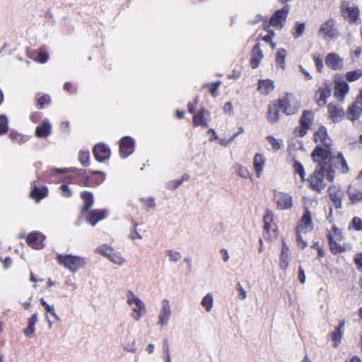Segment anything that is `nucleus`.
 Wrapping results in <instances>:
<instances>
[{"label":"nucleus","instance_id":"1","mask_svg":"<svg viewBox=\"0 0 362 362\" xmlns=\"http://www.w3.org/2000/svg\"><path fill=\"white\" fill-rule=\"evenodd\" d=\"M329 151L323 150L321 146H316L312 153V157L317 165L313 173L308 180L310 187L317 192H321L325 187V177L329 182H333L337 170L342 173L349 171L348 165L341 153H339L336 158H329Z\"/></svg>","mask_w":362,"mask_h":362},{"label":"nucleus","instance_id":"2","mask_svg":"<svg viewBox=\"0 0 362 362\" xmlns=\"http://www.w3.org/2000/svg\"><path fill=\"white\" fill-rule=\"evenodd\" d=\"M56 260L58 264L64 267L71 273L76 272L88 264L87 258L70 254H58Z\"/></svg>","mask_w":362,"mask_h":362},{"label":"nucleus","instance_id":"3","mask_svg":"<svg viewBox=\"0 0 362 362\" xmlns=\"http://www.w3.org/2000/svg\"><path fill=\"white\" fill-rule=\"evenodd\" d=\"M127 304L132 307V311L135 313L134 318L138 321L142 316V311L145 310L144 303L136 297L132 291L127 294Z\"/></svg>","mask_w":362,"mask_h":362},{"label":"nucleus","instance_id":"4","mask_svg":"<svg viewBox=\"0 0 362 362\" xmlns=\"http://www.w3.org/2000/svg\"><path fill=\"white\" fill-rule=\"evenodd\" d=\"M341 12L342 16L349 21L351 23L359 24L361 20L359 18V9L356 6H349L348 3L343 1L341 6Z\"/></svg>","mask_w":362,"mask_h":362},{"label":"nucleus","instance_id":"5","mask_svg":"<svg viewBox=\"0 0 362 362\" xmlns=\"http://www.w3.org/2000/svg\"><path fill=\"white\" fill-rule=\"evenodd\" d=\"M320 33L323 34V38L336 39L339 36V32L336 26V22L334 19L329 18L324 22L320 28Z\"/></svg>","mask_w":362,"mask_h":362},{"label":"nucleus","instance_id":"6","mask_svg":"<svg viewBox=\"0 0 362 362\" xmlns=\"http://www.w3.org/2000/svg\"><path fill=\"white\" fill-rule=\"evenodd\" d=\"M277 103L279 108L288 115H294L298 109L297 103L293 100V95L291 94H286L284 98L279 99Z\"/></svg>","mask_w":362,"mask_h":362},{"label":"nucleus","instance_id":"7","mask_svg":"<svg viewBox=\"0 0 362 362\" xmlns=\"http://www.w3.org/2000/svg\"><path fill=\"white\" fill-rule=\"evenodd\" d=\"M274 200L279 210H288L293 206L292 197L289 194L285 192L274 190Z\"/></svg>","mask_w":362,"mask_h":362},{"label":"nucleus","instance_id":"8","mask_svg":"<svg viewBox=\"0 0 362 362\" xmlns=\"http://www.w3.org/2000/svg\"><path fill=\"white\" fill-rule=\"evenodd\" d=\"M315 140L316 142H320V144L324 145L325 147H321L322 149L327 150L329 151V158H336V156L332 155L330 148L331 139L328 136L327 129L325 127H320L319 129L315 132Z\"/></svg>","mask_w":362,"mask_h":362},{"label":"nucleus","instance_id":"9","mask_svg":"<svg viewBox=\"0 0 362 362\" xmlns=\"http://www.w3.org/2000/svg\"><path fill=\"white\" fill-rule=\"evenodd\" d=\"M332 85L327 83L320 87L315 93V100L318 106L322 107L327 103V98L332 93Z\"/></svg>","mask_w":362,"mask_h":362},{"label":"nucleus","instance_id":"10","mask_svg":"<svg viewBox=\"0 0 362 362\" xmlns=\"http://www.w3.org/2000/svg\"><path fill=\"white\" fill-rule=\"evenodd\" d=\"M289 11V6L286 5L282 8L276 11L269 20V25L274 27L282 26V21L287 18Z\"/></svg>","mask_w":362,"mask_h":362},{"label":"nucleus","instance_id":"11","mask_svg":"<svg viewBox=\"0 0 362 362\" xmlns=\"http://www.w3.org/2000/svg\"><path fill=\"white\" fill-rule=\"evenodd\" d=\"M134 148V142L131 137L125 136L120 141L119 151L123 158H127L132 153Z\"/></svg>","mask_w":362,"mask_h":362},{"label":"nucleus","instance_id":"12","mask_svg":"<svg viewBox=\"0 0 362 362\" xmlns=\"http://www.w3.org/2000/svg\"><path fill=\"white\" fill-rule=\"evenodd\" d=\"M171 315L170 306L167 299L162 300V308L160 309L158 324L160 326H166L168 323Z\"/></svg>","mask_w":362,"mask_h":362},{"label":"nucleus","instance_id":"13","mask_svg":"<svg viewBox=\"0 0 362 362\" xmlns=\"http://www.w3.org/2000/svg\"><path fill=\"white\" fill-rule=\"evenodd\" d=\"M313 228V225L311 218V214L309 210L306 209L297 226V232L306 233L308 231H310Z\"/></svg>","mask_w":362,"mask_h":362},{"label":"nucleus","instance_id":"14","mask_svg":"<svg viewBox=\"0 0 362 362\" xmlns=\"http://www.w3.org/2000/svg\"><path fill=\"white\" fill-rule=\"evenodd\" d=\"M313 120V115L311 111H304L300 119V123L301 128L299 130V135L303 136L306 133L307 130L310 129Z\"/></svg>","mask_w":362,"mask_h":362},{"label":"nucleus","instance_id":"15","mask_svg":"<svg viewBox=\"0 0 362 362\" xmlns=\"http://www.w3.org/2000/svg\"><path fill=\"white\" fill-rule=\"evenodd\" d=\"M45 236L38 232L30 233L27 237V243L28 245L35 249H42L44 247L43 240Z\"/></svg>","mask_w":362,"mask_h":362},{"label":"nucleus","instance_id":"16","mask_svg":"<svg viewBox=\"0 0 362 362\" xmlns=\"http://www.w3.org/2000/svg\"><path fill=\"white\" fill-rule=\"evenodd\" d=\"M325 64L331 69L340 70L343 67V59L336 53H329L326 57Z\"/></svg>","mask_w":362,"mask_h":362},{"label":"nucleus","instance_id":"17","mask_svg":"<svg viewBox=\"0 0 362 362\" xmlns=\"http://www.w3.org/2000/svg\"><path fill=\"white\" fill-rule=\"evenodd\" d=\"M328 112L333 122H339L344 116V111L341 106L330 103L328 105Z\"/></svg>","mask_w":362,"mask_h":362},{"label":"nucleus","instance_id":"18","mask_svg":"<svg viewBox=\"0 0 362 362\" xmlns=\"http://www.w3.org/2000/svg\"><path fill=\"white\" fill-rule=\"evenodd\" d=\"M95 158L98 162H103L110 157V151L104 144L95 145L93 150Z\"/></svg>","mask_w":362,"mask_h":362},{"label":"nucleus","instance_id":"19","mask_svg":"<svg viewBox=\"0 0 362 362\" xmlns=\"http://www.w3.org/2000/svg\"><path fill=\"white\" fill-rule=\"evenodd\" d=\"M349 85L344 81L336 83L334 95L340 101H343L346 95L349 93Z\"/></svg>","mask_w":362,"mask_h":362},{"label":"nucleus","instance_id":"20","mask_svg":"<svg viewBox=\"0 0 362 362\" xmlns=\"http://www.w3.org/2000/svg\"><path fill=\"white\" fill-rule=\"evenodd\" d=\"M362 114V105L356 100L348 108L346 117L351 121L357 120Z\"/></svg>","mask_w":362,"mask_h":362},{"label":"nucleus","instance_id":"21","mask_svg":"<svg viewBox=\"0 0 362 362\" xmlns=\"http://www.w3.org/2000/svg\"><path fill=\"white\" fill-rule=\"evenodd\" d=\"M345 320L340 321L334 332L331 334L332 339L334 341V346L337 347L341 343V337L344 332Z\"/></svg>","mask_w":362,"mask_h":362},{"label":"nucleus","instance_id":"22","mask_svg":"<svg viewBox=\"0 0 362 362\" xmlns=\"http://www.w3.org/2000/svg\"><path fill=\"white\" fill-rule=\"evenodd\" d=\"M209 117V112L204 110L202 109L198 113L195 114L193 117V124L194 126L203 125L204 127H208L207 124V119Z\"/></svg>","mask_w":362,"mask_h":362},{"label":"nucleus","instance_id":"23","mask_svg":"<svg viewBox=\"0 0 362 362\" xmlns=\"http://www.w3.org/2000/svg\"><path fill=\"white\" fill-rule=\"evenodd\" d=\"M279 108L277 101L268 105L267 119L270 123H275L279 120Z\"/></svg>","mask_w":362,"mask_h":362},{"label":"nucleus","instance_id":"24","mask_svg":"<svg viewBox=\"0 0 362 362\" xmlns=\"http://www.w3.org/2000/svg\"><path fill=\"white\" fill-rule=\"evenodd\" d=\"M263 58V54L262 50L259 49L258 44H256L252 52V58L250 60V65L252 69H256L259 64L260 61Z\"/></svg>","mask_w":362,"mask_h":362},{"label":"nucleus","instance_id":"25","mask_svg":"<svg viewBox=\"0 0 362 362\" xmlns=\"http://www.w3.org/2000/svg\"><path fill=\"white\" fill-rule=\"evenodd\" d=\"M106 216L105 210H93L90 211L88 216L87 217L88 222L92 225L95 226L97 222L103 219Z\"/></svg>","mask_w":362,"mask_h":362},{"label":"nucleus","instance_id":"26","mask_svg":"<svg viewBox=\"0 0 362 362\" xmlns=\"http://www.w3.org/2000/svg\"><path fill=\"white\" fill-rule=\"evenodd\" d=\"M274 88V82L271 80H259L258 90L262 94L267 95L271 93Z\"/></svg>","mask_w":362,"mask_h":362},{"label":"nucleus","instance_id":"27","mask_svg":"<svg viewBox=\"0 0 362 362\" xmlns=\"http://www.w3.org/2000/svg\"><path fill=\"white\" fill-rule=\"evenodd\" d=\"M265 163V158L262 154L256 153L254 157V168L257 177H259Z\"/></svg>","mask_w":362,"mask_h":362},{"label":"nucleus","instance_id":"28","mask_svg":"<svg viewBox=\"0 0 362 362\" xmlns=\"http://www.w3.org/2000/svg\"><path fill=\"white\" fill-rule=\"evenodd\" d=\"M51 124L47 121H43L35 130L36 136L38 137H47L49 135Z\"/></svg>","mask_w":362,"mask_h":362},{"label":"nucleus","instance_id":"29","mask_svg":"<svg viewBox=\"0 0 362 362\" xmlns=\"http://www.w3.org/2000/svg\"><path fill=\"white\" fill-rule=\"evenodd\" d=\"M327 239L329 241L330 250L333 255L341 254L346 251V248L344 246H341L339 243H337L334 238H332L330 233L327 234Z\"/></svg>","mask_w":362,"mask_h":362},{"label":"nucleus","instance_id":"30","mask_svg":"<svg viewBox=\"0 0 362 362\" xmlns=\"http://www.w3.org/2000/svg\"><path fill=\"white\" fill-rule=\"evenodd\" d=\"M84 202V206L81 210V213L87 212L93 204V195L89 192H83L81 195Z\"/></svg>","mask_w":362,"mask_h":362},{"label":"nucleus","instance_id":"31","mask_svg":"<svg viewBox=\"0 0 362 362\" xmlns=\"http://www.w3.org/2000/svg\"><path fill=\"white\" fill-rule=\"evenodd\" d=\"M347 194L353 204L362 201V192L349 186Z\"/></svg>","mask_w":362,"mask_h":362},{"label":"nucleus","instance_id":"32","mask_svg":"<svg viewBox=\"0 0 362 362\" xmlns=\"http://www.w3.org/2000/svg\"><path fill=\"white\" fill-rule=\"evenodd\" d=\"M47 189L45 187H37V186H34L31 192V197L37 201H40L47 197Z\"/></svg>","mask_w":362,"mask_h":362},{"label":"nucleus","instance_id":"33","mask_svg":"<svg viewBox=\"0 0 362 362\" xmlns=\"http://www.w3.org/2000/svg\"><path fill=\"white\" fill-rule=\"evenodd\" d=\"M31 54L32 58L42 64L47 62L49 58L47 52L43 48H41L39 52H33Z\"/></svg>","mask_w":362,"mask_h":362},{"label":"nucleus","instance_id":"34","mask_svg":"<svg viewBox=\"0 0 362 362\" xmlns=\"http://www.w3.org/2000/svg\"><path fill=\"white\" fill-rule=\"evenodd\" d=\"M107 258L112 263L119 266H122L125 262V259L122 257L120 253L114 251V250Z\"/></svg>","mask_w":362,"mask_h":362},{"label":"nucleus","instance_id":"35","mask_svg":"<svg viewBox=\"0 0 362 362\" xmlns=\"http://www.w3.org/2000/svg\"><path fill=\"white\" fill-rule=\"evenodd\" d=\"M201 305L206 308V310L210 312L214 305V298L211 293L206 294L202 299Z\"/></svg>","mask_w":362,"mask_h":362},{"label":"nucleus","instance_id":"36","mask_svg":"<svg viewBox=\"0 0 362 362\" xmlns=\"http://www.w3.org/2000/svg\"><path fill=\"white\" fill-rule=\"evenodd\" d=\"M286 51L284 49H279L276 54V63L282 69L284 68L285 57Z\"/></svg>","mask_w":362,"mask_h":362},{"label":"nucleus","instance_id":"37","mask_svg":"<svg viewBox=\"0 0 362 362\" xmlns=\"http://www.w3.org/2000/svg\"><path fill=\"white\" fill-rule=\"evenodd\" d=\"M264 230L269 233L271 230L273 233H275V228H274V224L272 223V216L268 213L265 216H264Z\"/></svg>","mask_w":362,"mask_h":362},{"label":"nucleus","instance_id":"38","mask_svg":"<svg viewBox=\"0 0 362 362\" xmlns=\"http://www.w3.org/2000/svg\"><path fill=\"white\" fill-rule=\"evenodd\" d=\"M330 199L333 202L335 208L341 209V200H342V194L339 192L335 193L330 194Z\"/></svg>","mask_w":362,"mask_h":362},{"label":"nucleus","instance_id":"39","mask_svg":"<svg viewBox=\"0 0 362 362\" xmlns=\"http://www.w3.org/2000/svg\"><path fill=\"white\" fill-rule=\"evenodd\" d=\"M40 304L44 307L47 313H49L52 316L54 317V318L56 320H59V317L57 315V314L54 312V308L53 305H48L47 303V302L45 300V299L42 298H40Z\"/></svg>","mask_w":362,"mask_h":362},{"label":"nucleus","instance_id":"40","mask_svg":"<svg viewBox=\"0 0 362 362\" xmlns=\"http://www.w3.org/2000/svg\"><path fill=\"white\" fill-rule=\"evenodd\" d=\"M346 79L350 81H355L362 76V70L357 69L352 71H349L346 74Z\"/></svg>","mask_w":362,"mask_h":362},{"label":"nucleus","instance_id":"41","mask_svg":"<svg viewBox=\"0 0 362 362\" xmlns=\"http://www.w3.org/2000/svg\"><path fill=\"white\" fill-rule=\"evenodd\" d=\"M98 252L101 255L107 257L112 252L113 249L107 245L103 244L98 247Z\"/></svg>","mask_w":362,"mask_h":362},{"label":"nucleus","instance_id":"42","mask_svg":"<svg viewBox=\"0 0 362 362\" xmlns=\"http://www.w3.org/2000/svg\"><path fill=\"white\" fill-rule=\"evenodd\" d=\"M8 120L6 115H0V134L6 133L8 130Z\"/></svg>","mask_w":362,"mask_h":362},{"label":"nucleus","instance_id":"43","mask_svg":"<svg viewBox=\"0 0 362 362\" xmlns=\"http://www.w3.org/2000/svg\"><path fill=\"white\" fill-rule=\"evenodd\" d=\"M167 255L169 257V261L173 262L180 261L182 257L180 252L174 251L172 250L167 251Z\"/></svg>","mask_w":362,"mask_h":362},{"label":"nucleus","instance_id":"44","mask_svg":"<svg viewBox=\"0 0 362 362\" xmlns=\"http://www.w3.org/2000/svg\"><path fill=\"white\" fill-rule=\"evenodd\" d=\"M78 159L81 163L83 166L88 165L89 163V152L88 151H83L81 150L79 152Z\"/></svg>","mask_w":362,"mask_h":362},{"label":"nucleus","instance_id":"45","mask_svg":"<svg viewBox=\"0 0 362 362\" xmlns=\"http://www.w3.org/2000/svg\"><path fill=\"white\" fill-rule=\"evenodd\" d=\"M293 168L295 173H298L303 180L305 179V173L303 165L300 162L296 160L293 164Z\"/></svg>","mask_w":362,"mask_h":362},{"label":"nucleus","instance_id":"46","mask_svg":"<svg viewBox=\"0 0 362 362\" xmlns=\"http://www.w3.org/2000/svg\"><path fill=\"white\" fill-rule=\"evenodd\" d=\"M238 175L245 179H251V175L247 168L242 165H238Z\"/></svg>","mask_w":362,"mask_h":362},{"label":"nucleus","instance_id":"47","mask_svg":"<svg viewBox=\"0 0 362 362\" xmlns=\"http://www.w3.org/2000/svg\"><path fill=\"white\" fill-rule=\"evenodd\" d=\"M305 23H300L297 22L296 24V31L293 34V37L295 39H297L300 36H301L305 31Z\"/></svg>","mask_w":362,"mask_h":362},{"label":"nucleus","instance_id":"48","mask_svg":"<svg viewBox=\"0 0 362 362\" xmlns=\"http://www.w3.org/2000/svg\"><path fill=\"white\" fill-rule=\"evenodd\" d=\"M267 140L270 143V144L272 145V150L274 151H278V150H279L281 148V142L279 140L276 139L272 136H267Z\"/></svg>","mask_w":362,"mask_h":362},{"label":"nucleus","instance_id":"49","mask_svg":"<svg viewBox=\"0 0 362 362\" xmlns=\"http://www.w3.org/2000/svg\"><path fill=\"white\" fill-rule=\"evenodd\" d=\"M163 352L165 355V362H171L169 345H168V340L166 339H164L163 341Z\"/></svg>","mask_w":362,"mask_h":362},{"label":"nucleus","instance_id":"50","mask_svg":"<svg viewBox=\"0 0 362 362\" xmlns=\"http://www.w3.org/2000/svg\"><path fill=\"white\" fill-rule=\"evenodd\" d=\"M289 264V255L281 254L279 266L282 269H286Z\"/></svg>","mask_w":362,"mask_h":362},{"label":"nucleus","instance_id":"51","mask_svg":"<svg viewBox=\"0 0 362 362\" xmlns=\"http://www.w3.org/2000/svg\"><path fill=\"white\" fill-rule=\"evenodd\" d=\"M313 59L315 64L317 71L321 73L324 67L322 59L316 54H313Z\"/></svg>","mask_w":362,"mask_h":362},{"label":"nucleus","instance_id":"52","mask_svg":"<svg viewBox=\"0 0 362 362\" xmlns=\"http://www.w3.org/2000/svg\"><path fill=\"white\" fill-rule=\"evenodd\" d=\"M351 225L356 230H362V219L359 217H354L351 222Z\"/></svg>","mask_w":362,"mask_h":362},{"label":"nucleus","instance_id":"53","mask_svg":"<svg viewBox=\"0 0 362 362\" xmlns=\"http://www.w3.org/2000/svg\"><path fill=\"white\" fill-rule=\"evenodd\" d=\"M236 288L237 291L239 292L238 298L240 300H245L247 297V291L243 288L240 282L237 284Z\"/></svg>","mask_w":362,"mask_h":362},{"label":"nucleus","instance_id":"54","mask_svg":"<svg viewBox=\"0 0 362 362\" xmlns=\"http://www.w3.org/2000/svg\"><path fill=\"white\" fill-rule=\"evenodd\" d=\"M221 84V81H217L211 85L209 90H210L211 94L214 97H217V95H218V89Z\"/></svg>","mask_w":362,"mask_h":362},{"label":"nucleus","instance_id":"55","mask_svg":"<svg viewBox=\"0 0 362 362\" xmlns=\"http://www.w3.org/2000/svg\"><path fill=\"white\" fill-rule=\"evenodd\" d=\"M182 184V180H175L170 181L167 185L168 189H175Z\"/></svg>","mask_w":362,"mask_h":362},{"label":"nucleus","instance_id":"56","mask_svg":"<svg viewBox=\"0 0 362 362\" xmlns=\"http://www.w3.org/2000/svg\"><path fill=\"white\" fill-rule=\"evenodd\" d=\"M10 137L11 139L13 141H16L17 143H21L23 141V136L22 134H18V133H13V132H11L10 134Z\"/></svg>","mask_w":362,"mask_h":362},{"label":"nucleus","instance_id":"57","mask_svg":"<svg viewBox=\"0 0 362 362\" xmlns=\"http://www.w3.org/2000/svg\"><path fill=\"white\" fill-rule=\"evenodd\" d=\"M60 189L63 193V195L66 197H70L72 195V192L70 188L66 185H62Z\"/></svg>","mask_w":362,"mask_h":362},{"label":"nucleus","instance_id":"58","mask_svg":"<svg viewBox=\"0 0 362 362\" xmlns=\"http://www.w3.org/2000/svg\"><path fill=\"white\" fill-rule=\"evenodd\" d=\"M66 286L70 287L72 291L77 288L76 284L74 282V277H68L65 281Z\"/></svg>","mask_w":362,"mask_h":362},{"label":"nucleus","instance_id":"59","mask_svg":"<svg viewBox=\"0 0 362 362\" xmlns=\"http://www.w3.org/2000/svg\"><path fill=\"white\" fill-rule=\"evenodd\" d=\"M223 110L226 113H228L229 115H233V106L231 102H228L225 104L223 107Z\"/></svg>","mask_w":362,"mask_h":362},{"label":"nucleus","instance_id":"60","mask_svg":"<svg viewBox=\"0 0 362 362\" xmlns=\"http://www.w3.org/2000/svg\"><path fill=\"white\" fill-rule=\"evenodd\" d=\"M142 202L148 206V208L154 209L156 206V203L153 198L148 197L146 199H141Z\"/></svg>","mask_w":362,"mask_h":362},{"label":"nucleus","instance_id":"61","mask_svg":"<svg viewBox=\"0 0 362 362\" xmlns=\"http://www.w3.org/2000/svg\"><path fill=\"white\" fill-rule=\"evenodd\" d=\"M296 233H297V243H298V245L301 249H304L306 247L307 243H306V242H305L303 240V237L300 235V233H298L297 231H296Z\"/></svg>","mask_w":362,"mask_h":362},{"label":"nucleus","instance_id":"62","mask_svg":"<svg viewBox=\"0 0 362 362\" xmlns=\"http://www.w3.org/2000/svg\"><path fill=\"white\" fill-rule=\"evenodd\" d=\"M49 100V98L48 95H42L37 98V104L38 106L42 108L43 105L48 103Z\"/></svg>","mask_w":362,"mask_h":362},{"label":"nucleus","instance_id":"63","mask_svg":"<svg viewBox=\"0 0 362 362\" xmlns=\"http://www.w3.org/2000/svg\"><path fill=\"white\" fill-rule=\"evenodd\" d=\"M354 262L358 269H362V253L356 254L354 257Z\"/></svg>","mask_w":362,"mask_h":362},{"label":"nucleus","instance_id":"64","mask_svg":"<svg viewBox=\"0 0 362 362\" xmlns=\"http://www.w3.org/2000/svg\"><path fill=\"white\" fill-rule=\"evenodd\" d=\"M93 175H98L100 176L98 181H96L95 185H98L101 182H103L105 178V174L101 171H94L93 172Z\"/></svg>","mask_w":362,"mask_h":362}]
</instances>
